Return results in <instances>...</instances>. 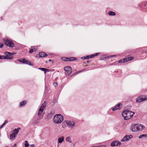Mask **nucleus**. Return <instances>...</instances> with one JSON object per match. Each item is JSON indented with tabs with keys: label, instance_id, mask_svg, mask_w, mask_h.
Segmentation results:
<instances>
[{
	"label": "nucleus",
	"instance_id": "f257e3e1",
	"mask_svg": "<svg viewBox=\"0 0 147 147\" xmlns=\"http://www.w3.org/2000/svg\"><path fill=\"white\" fill-rule=\"evenodd\" d=\"M134 112H131L129 110H126L122 113V116L124 120H128L132 117L134 114Z\"/></svg>",
	"mask_w": 147,
	"mask_h": 147
},
{
	"label": "nucleus",
	"instance_id": "f03ea898",
	"mask_svg": "<svg viewBox=\"0 0 147 147\" xmlns=\"http://www.w3.org/2000/svg\"><path fill=\"white\" fill-rule=\"evenodd\" d=\"M63 120V116L60 114L55 115L53 118V121L56 124L61 123Z\"/></svg>",
	"mask_w": 147,
	"mask_h": 147
},
{
	"label": "nucleus",
	"instance_id": "7ed1b4c3",
	"mask_svg": "<svg viewBox=\"0 0 147 147\" xmlns=\"http://www.w3.org/2000/svg\"><path fill=\"white\" fill-rule=\"evenodd\" d=\"M144 127L142 125L136 124L134 125L131 127V129L133 131H142L144 129Z\"/></svg>",
	"mask_w": 147,
	"mask_h": 147
},
{
	"label": "nucleus",
	"instance_id": "20e7f679",
	"mask_svg": "<svg viewBox=\"0 0 147 147\" xmlns=\"http://www.w3.org/2000/svg\"><path fill=\"white\" fill-rule=\"evenodd\" d=\"M5 44L10 47H14V44L11 41L7 39L5 41Z\"/></svg>",
	"mask_w": 147,
	"mask_h": 147
},
{
	"label": "nucleus",
	"instance_id": "39448f33",
	"mask_svg": "<svg viewBox=\"0 0 147 147\" xmlns=\"http://www.w3.org/2000/svg\"><path fill=\"white\" fill-rule=\"evenodd\" d=\"M18 61L24 64H27L29 65H31V63L30 61H28L25 59H19Z\"/></svg>",
	"mask_w": 147,
	"mask_h": 147
},
{
	"label": "nucleus",
	"instance_id": "423d86ee",
	"mask_svg": "<svg viewBox=\"0 0 147 147\" xmlns=\"http://www.w3.org/2000/svg\"><path fill=\"white\" fill-rule=\"evenodd\" d=\"M133 136L132 135H126L124 136L123 138L121 140V141L122 142H124L127 140H128L129 139L132 138Z\"/></svg>",
	"mask_w": 147,
	"mask_h": 147
},
{
	"label": "nucleus",
	"instance_id": "0eeeda50",
	"mask_svg": "<svg viewBox=\"0 0 147 147\" xmlns=\"http://www.w3.org/2000/svg\"><path fill=\"white\" fill-rule=\"evenodd\" d=\"M147 100V98L146 97L143 98L142 96L138 97L136 99V102H140L142 101Z\"/></svg>",
	"mask_w": 147,
	"mask_h": 147
},
{
	"label": "nucleus",
	"instance_id": "6e6552de",
	"mask_svg": "<svg viewBox=\"0 0 147 147\" xmlns=\"http://www.w3.org/2000/svg\"><path fill=\"white\" fill-rule=\"evenodd\" d=\"M67 125L69 127H73L75 125V123L73 121H66Z\"/></svg>",
	"mask_w": 147,
	"mask_h": 147
},
{
	"label": "nucleus",
	"instance_id": "1a4fd4ad",
	"mask_svg": "<svg viewBox=\"0 0 147 147\" xmlns=\"http://www.w3.org/2000/svg\"><path fill=\"white\" fill-rule=\"evenodd\" d=\"M121 142H116V141H113V142L111 144V146H117L121 144Z\"/></svg>",
	"mask_w": 147,
	"mask_h": 147
},
{
	"label": "nucleus",
	"instance_id": "9d476101",
	"mask_svg": "<svg viewBox=\"0 0 147 147\" xmlns=\"http://www.w3.org/2000/svg\"><path fill=\"white\" fill-rule=\"evenodd\" d=\"M122 105L121 103H119L115 107L112 108V110L115 111L116 110L120 109L122 107Z\"/></svg>",
	"mask_w": 147,
	"mask_h": 147
},
{
	"label": "nucleus",
	"instance_id": "9b49d317",
	"mask_svg": "<svg viewBox=\"0 0 147 147\" xmlns=\"http://www.w3.org/2000/svg\"><path fill=\"white\" fill-rule=\"evenodd\" d=\"M64 70L65 71H69V73H70V72H71L72 69L71 67L70 66H66L64 67Z\"/></svg>",
	"mask_w": 147,
	"mask_h": 147
},
{
	"label": "nucleus",
	"instance_id": "f8f14e48",
	"mask_svg": "<svg viewBox=\"0 0 147 147\" xmlns=\"http://www.w3.org/2000/svg\"><path fill=\"white\" fill-rule=\"evenodd\" d=\"M64 140V137L63 136L59 138L58 139V143H61Z\"/></svg>",
	"mask_w": 147,
	"mask_h": 147
},
{
	"label": "nucleus",
	"instance_id": "ddd939ff",
	"mask_svg": "<svg viewBox=\"0 0 147 147\" xmlns=\"http://www.w3.org/2000/svg\"><path fill=\"white\" fill-rule=\"evenodd\" d=\"M39 55L40 57H47L48 55L45 53L43 52L39 53Z\"/></svg>",
	"mask_w": 147,
	"mask_h": 147
},
{
	"label": "nucleus",
	"instance_id": "4468645a",
	"mask_svg": "<svg viewBox=\"0 0 147 147\" xmlns=\"http://www.w3.org/2000/svg\"><path fill=\"white\" fill-rule=\"evenodd\" d=\"M66 59L67 61H71L75 60L76 58L74 57H71L69 58H66Z\"/></svg>",
	"mask_w": 147,
	"mask_h": 147
},
{
	"label": "nucleus",
	"instance_id": "2eb2a0df",
	"mask_svg": "<svg viewBox=\"0 0 147 147\" xmlns=\"http://www.w3.org/2000/svg\"><path fill=\"white\" fill-rule=\"evenodd\" d=\"M26 103V100H24L21 102L20 104V107L24 106Z\"/></svg>",
	"mask_w": 147,
	"mask_h": 147
},
{
	"label": "nucleus",
	"instance_id": "dca6fc26",
	"mask_svg": "<svg viewBox=\"0 0 147 147\" xmlns=\"http://www.w3.org/2000/svg\"><path fill=\"white\" fill-rule=\"evenodd\" d=\"M44 109H42V108H41L40 107L39 109L38 113V116L40 115H41Z\"/></svg>",
	"mask_w": 147,
	"mask_h": 147
},
{
	"label": "nucleus",
	"instance_id": "f3484780",
	"mask_svg": "<svg viewBox=\"0 0 147 147\" xmlns=\"http://www.w3.org/2000/svg\"><path fill=\"white\" fill-rule=\"evenodd\" d=\"M20 129V127L18 128L17 129H15L14 130H13V133H14V134L16 135H17V134L19 132V129Z\"/></svg>",
	"mask_w": 147,
	"mask_h": 147
},
{
	"label": "nucleus",
	"instance_id": "a211bd4d",
	"mask_svg": "<svg viewBox=\"0 0 147 147\" xmlns=\"http://www.w3.org/2000/svg\"><path fill=\"white\" fill-rule=\"evenodd\" d=\"M125 61L126 62L130 61L133 59V57H126L125 58Z\"/></svg>",
	"mask_w": 147,
	"mask_h": 147
},
{
	"label": "nucleus",
	"instance_id": "6ab92c4d",
	"mask_svg": "<svg viewBox=\"0 0 147 147\" xmlns=\"http://www.w3.org/2000/svg\"><path fill=\"white\" fill-rule=\"evenodd\" d=\"M16 136L15 135V134L13 132L12 133V134H11L10 136V139L11 140H13L14 139L15 137Z\"/></svg>",
	"mask_w": 147,
	"mask_h": 147
},
{
	"label": "nucleus",
	"instance_id": "aec40b11",
	"mask_svg": "<svg viewBox=\"0 0 147 147\" xmlns=\"http://www.w3.org/2000/svg\"><path fill=\"white\" fill-rule=\"evenodd\" d=\"M42 71H45V74L47 71H48L49 70L48 69H45L44 68H40L38 69Z\"/></svg>",
	"mask_w": 147,
	"mask_h": 147
},
{
	"label": "nucleus",
	"instance_id": "412c9836",
	"mask_svg": "<svg viewBox=\"0 0 147 147\" xmlns=\"http://www.w3.org/2000/svg\"><path fill=\"white\" fill-rule=\"evenodd\" d=\"M5 54L6 55V56L9 57H12L11 56L13 55V53H10L7 52H5Z\"/></svg>",
	"mask_w": 147,
	"mask_h": 147
},
{
	"label": "nucleus",
	"instance_id": "4be33fe9",
	"mask_svg": "<svg viewBox=\"0 0 147 147\" xmlns=\"http://www.w3.org/2000/svg\"><path fill=\"white\" fill-rule=\"evenodd\" d=\"M108 13L110 16H115L116 15L115 13L112 11H109Z\"/></svg>",
	"mask_w": 147,
	"mask_h": 147
},
{
	"label": "nucleus",
	"instance_id": "5701e85b",
	"mask_svg": "<svg viewBox=\"0 0 147 147\" xmlns=\"http://www.w3.org/2000/svg\"><path fill=\"white\" fill-rule=\"evenodd\" d=\"M46 102V101H45L44 103L40 107L41 108H42L44 110L46 107V104H45Z\"/></svg>",
	"mask_w": 147,
	"mask_h": 147
},
{
	"label": "nucleus",
	"instance_id": "b1692460",
	"mask_svg": "<svg viewBox=\"0 0 147 147\" xmlns=\"http://www.w3.org/2000/svg\"><path fill=\"white\" fill-rule=\"evenodd\" d=\"M66 140L68 142H69L70 143H71V138L70 137H68L66 138Z\"/></svg>",
	"mask_w": 147,
	"mask_h": 147
},
{
	"label": "nucleus",
	"instance_id": "393cba45",
	"mask_svg": "<svg viewBox=\"0 0 147 147\" xmlns=\"http://www.w3.org/2000/svg\"><path fill=\"white\" fill-rule=\"evenodd\" d=\"M99 53H95L94 54L92 55H90V58H93V57H94L95 56H97L99 55Z\"/></svg>",
	"mask_w": 147,
	"mask_h": 147
},
{
	"label": "nucleus",
	"instance_id": "a878e982",
	"mask_svg": "<svg viewBox=\"0 0 147 147\" xmlns=\"http://www.w3.org/2000/svg\"><path fill=\"white\" fill-rule=\"evenodd\" d=\"M67 125L66 121H64L62 123V127L63 128H65V127Z\"/></svg>",
	"mask_w": 147,
	"mask_h": 147
},
{
	"label": "nucleus",
	"instance_id": "bb28decb",
	"mask_svg": "<svg viewBox=\"0 0 147 147\" xmlns=\"http://www.w3.org/2000/svg\"><path fill=\"white\" fill-rule=\"evenodd\" d=\"M82 59H89L90 58V56H87L86 57H82L81 58Z\"/></svg>",
	"mask_w": 147,
	"mask_h": 147
},
{
	"label": "nucleus",
	"instance_id": "cd10ccee",
	"mask_svg": "<svg viewBox=\"0 0 147 147\" xmlns=\"http://www.w3.org/2000/svg\"><path fill=\"white\" fill-rule=\"evenodd\" d=\"M12 58V57H9L6 56H5L4 59H11Z\"/></svg>",
	"mask_w": 147,
	"mask_h": 147
},
{
	"label": "nucleus",
	"instance_id": "c85d7f7f",
	"mask_svg": "<svg viewBox=\"0 0 147 147\" xmlns=\"http://www.w3.org/2000/svg\"><path fill=\"white\" fill-rule=\"evenodd\" d=\"M126 62L125 61V59H122L120 60L118 62L119 63H125V62Z\"/></svg>",
	"mask_w": 147,
	"mask_h": 147
},
{
	"label": "nucleus",
	"instance_id": "c756f323",
	"mask_svg": "<svg viewBox=\"0 0 147 147\" xmlns=\"http://www.w3.org/2000/svg\"><path fill=\"white\" fill-rule=\"evenodd\" d=\"M147 136L146 134H142L139 136V138L140 139V138H142L143 137H146Z\"/></svg>",
	"mask_w": 147,
	"mask_h": 147
},
{
	"label": "nucleus",
	"instance_id": "7c9ffc66",
	"mask_svg": "<svg viewBox=\"0 0 147 147\" xmlns=\"http://www.w3.org/2000/svg\"><path fill=\"white\" fill-rule=\"evenodd\" d=\"M24 145L26 147H28L29 146V144H28V142L27 141H25Z\"/></svg>",
	"mask_w": 147,
	"mask_h": 147
},
{
	"label": "nucleus",
	"instance_id": "2f4dec72",
	"mask_svg": "<svg viewBox=\"0 0 147 147\" xmlns=\"http://www.w3.org/2000/svg\"><path fill=\"white\" fill-rule=\"evenodd\" d=\"M68 72L69 73V71H65V74L66 76H68L69 75L71 74V72H70L69 73H68Z\"/></svg>",
	"mask_w": 147,
	"mask_h": 147
},
{
	"label": "nucleus",
	"instance_id": "473e14b6",
	"mask_svg": "<svg viewBox=\"0 0 147 147\" xmlns=\"http://www.w3.org/2000/svg\"><path fill=\"white\" fill-rule=\"evenodd\" d=\"M5 57V56L0 55V59H4Z\"/></svg>",
	"mask_w": 147,
	"mask_h": 147
},
{
	"label": "nucleus",
	"instance_id": "72a5a7b5",
	"mask_svg": "<svg viewBox=\"0 0 147 147\" xmlns=\"http://www.w3.org/2000/svg\"><path fill=\"white\" fill-rule=\"evenodd\" d=\"M34 51L33 49H31L29 51V53H33Z\"/></svg>",
	"mask_w": 147,
	"mask_h": 147
},
{
	"label": "nucleus",
	"instance_id": "f704fd0d",
	"mask_svg": "<svg viewBox=\"0 0 147 147\" xmlns=\"http://www.w3.org/2000/svg\"><path fill=\"white\" fill-rule=\"evenodd\" d=\"M53 85L55 87H56L57 86V84L56 82H54L53 83Z\"/></svg>",
	"mask_w": 147,
	"mask_h": 147
},
{
	"label": "nucleus",
	"instance_id": "c9c22d12",
	"mask_svg": "<svg viewBox=\"0 0 147 147\" xmlns=\"http://www.w3.org/2000/svg\"><path fill=\"white\" fill-rule=\"evenodd\" d=\"M113 56H115V55H110V56H108L107 57H106V58H110V57H111Z\"/></svg>",
	"mask_w": 147,
	"mask_h": 147
},
{
	"label": "nucleus",
	"instance_id": "e433bc0d",
	"mask_svg": "<svg viewBox=\"0 0 147 147\" xmlns=\"http://www.w3.org/2000/svg\"><path fill=\"white\" fill-rule=\"evenodd\" d=\"M106 147V146L105 145H101L100 146H98L96 147Z\"/></svg>",
	"mask_w": 147,
	"mask_h": 147
},
{
	"label": "nucleus",
	"instance_id": "4c0bfd02",
	"mask_svg": "<svg viewBox=\"0 0 147 147\" xmlns=\"http://www.w3.org/2000/svg\"><path fill=\"white\" fill-rule=\"evenodd\" d=\"M3 46V45L2 43H1L0 42V47H2Z\"/></svg>",
	"mask_w": 147,
	"mask_h": 147
},
{
	"label": "nucleus",
	"instance_id": "58836bf2",
	"mask_svg": "<svg viewBox=\"0 0 147 147\" xmlns=\"http://www.w3.org/2000/svg\"><path fill=\"white\" fill-rule=\"evenodd\" d=\"M66 58L63 57V58H62V60L65 61H66Z\"/></svg>",
	"mask_w": 147,
	"mask_h": 147
},
{
	"label": "nucleus",
	"instance_id": "ea45409f",
	"mask_svg": "<svg viewBox=\"0 0 147 147\" xmlns=\"http://www.w3.org/2000/svg\"><path fill=\"white\" fill-rule=\"evenodd\" d=\"M34 144H32L30 145L29 147H34Z\"/></svg>",
	"mask_w": 147,
	"mask_h": 147
},
{
	"label": "nucleus",
	"instance_id": "a19ab883",
	"mask_svg": "<svg viewBox=\"0 0 147 147\" xmlns=\"http://www.w3.org/2000/svg\"><path fill=\"white\" fill-rule=\"evenodd\" d=\"M3 124L2 125H1V126L0 127V129H1L3 127Z\"/></svg>",
	"mask_w": 147,
	"mask_h": 147
},
{
	"label": "nucleus",
	"instance_id": "79ce46f5",
	"mask_svg": "<svg viewBox=\"0 0 147 147\" xmlns=\"http://www.w3.org/2000/svg\"><path fill=\"white\" fill-rule=\"evenodd\" d=\"M8 122V121L7 120H6L5 121V123L6 124Z\"/></svg>",
	"mask_w": 147,
	"mask_h": 147
},
{
	"label": "nucleus",
	"instance_id": "37998d69",
	"mask_svg": "<svg viewBox=\"0 0 147 147\" xmlns=\"http://www.w3.org/2000/svg\"><path fill=\"white\" fill-rule=\"evenodd\" d=\"M16 147V144H15L12 147Z\"/></svg>",
	"mask_w": 147,
	"mask_h": 147
},
{
	"label": "nucleus",
	"instance_id": "c03bdc74",
	"mask_svg": "<svg viewBox=\"0 0 147 147\" xmlns=\"http://www.w3.org/2000/svg\"><path fill=\"white\" fill-rule=\"evenodd\" d=\"M6 124V123L4 122V123L3 124V126L5 125Z\"/></svg>",
	"mask_w": 147,
	"mask_h": 147
},
{
	"label": "nucleus",
	"instance_id": "a18cd8bd",
	"mask_svg": "<svg viewBox=\"0 0 147 147\" xmlns=\"http://www.w3.org/2000/svg\"><path fill=\"white\" fill-rule=\"evenodd\" d=\"M34 50V51H36V49H33Z\"/></svg>",
	"mask_w": 147,
	"mask_h": 147
},
{
	"label": "nucleus",
	"instance_id": "49530a36",
	"mask_svg": "<svg viewBox=\"0 0 147 147\" xmlns=\"http://www.w3.org/2000/svg\"><path fill=\"white\" fill-rule=\"evenodd\" d=\"M51 61H51V59H49V61L51 62Z\"/></svg>",
	"mask_w": 147,
	"mask_h": 147
}]
</instances>
